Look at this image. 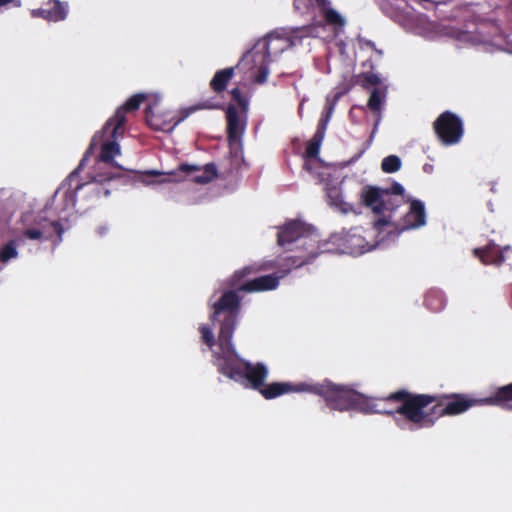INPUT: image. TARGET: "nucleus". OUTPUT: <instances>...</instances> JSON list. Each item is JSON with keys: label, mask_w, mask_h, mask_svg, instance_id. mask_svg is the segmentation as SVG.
<instances>
[{"label": "nucleus", "mask_w": 512, "mask_h": 512, "mask_svg": "<svg viewBox=\"0 0 512 512\" xmlns=\"http://www.w3.org/2000/svg\"><path fill=\"white\" fill-rule=\"evenodd\" d=\"M238 304L235 293L230 291L224 293L221 299L214 303L213 318L221 314L225 315L217 342H214L213 332L209 327L203 325L200 331L203 341L213 352L219 372L235 381L259 388L267 377L266 367L262 364L252 365L243 361L231 344Z\"/></svg>", "instance_id": "1"}, {"label": "nucleus", "mask_w": 512, "mask_h": 512, "mask_svg": "<svg viewBox=\"0 0 512 512\" xmlns=\"http://www.w3.org/2000/svg\"><path fill=\"white\" fill-rule=\"evenodd\" d=\"M400 393L402 396L399 397L395 410L404 416L410 428L429 427L443 415H458L481 404H499L512 409V384L499 389L494 397L473 399L464 395H452L432 406L431 397Z\"/></svg>", "instance_id": "2"}, {"label": "nucleus", "mask_w": 512, "mask_h": 512, "mask_svg": "<svg viewBox=\"0 0 512 512\" xmlns=\"http://www.w3.org/2000/svg\"><path fill=\"white\" fill-rule=\"evenodd\" d=\"M289 392H311L322 394L327 404L332 408L340 411L349 409H358L363 412L390 413L392 410L386 408V404L390 402H398L401 393H395L387 399L378 400L373 403H367L364 396L356 393L352 389L337 386L334 384L311 385L301 383L292 385L290 383H273L261 390L265 398H274Z\"/></svg>", "instance_id": "3"}, {"label": "nucleus", "mask_w": 512, "mask_h": 512, "mask_svg": "<svg viewBox=\"0 0 512 512\" xmlns=\"http://www.w3.org/2000/svg\"><path fill=\"white\" fill-rule=\"evenodd\" d=\"M403 199L404 188L398 183H395L391 190L367 186L361 192L363 204L376 214L392 211Z\"/></svg>", "instance_id": "4"}, {"label": "nucleus", "mask_w": 512, "mask_h": 512, "mask_svg": "<svg viewBox=\"0 0 512 512\" xmlns=\"http://www.w3.org/2000/svg\"><path fill=\"white\" fill-rule=\"evenodd\" d=\"M159 103H150L146 109V120L150 127L155 130L170 132L180 122L187 118L192 112L199 109H212L215 108L213 105L203 104L200 106H192L189 108L182 109L179 115H174L172 112L167 110L157 109Z\"/></svg>", "instance_id": "5"}, {"label": "nucleus", "mask_w": 512, "mask_h": 512, "mask_svg": "<svg viewBox=\"0 0 512 512\" xmlns=\"http://www.w3.org/2000/svg\"><path fill=\"white\" fill-rule=\"evenodd\" d=\"M143 101H147L148 105L153 103V101L154 103H159L160 96L158 94H136L132 96L122 107L118 108L114 116L106 122L103 133L109 134L113 139H117V137L121 136L123 134L122 127L125 123V113L138 109Z\"/></svg>", "instance_id": "6"}, {"label": "nucleus", "mask_w": 512, "mask_h": 512, "mask_svg": "<svg viewBox=\"0 0 512 512\" xmlns=\"http://www.w3.org/2000/svg\"><path fill=\"white\" fill-rule=\"evenodd\" d=\"M237 68L243 74V86L262 84L269 74L266 56L260 55L254 49L241 59Z\"/></svg>", "instance_id": "7"}, {"label": "nucleus", "mask_w": 512, "mask_h": 512, "mask_svg": "<svg viewBox=\"0 0 512 512\" xmlns=\"http://www.w3.org/2000/svg\"><path fill=\"white\" fill-rule=\"evenodd\" d=\"M232 97L238 102L240 111L234 105H230L227 110V122L229 139L232 142H238L245 128V114L247 111V102L241 97L240 88H234L231 91Z\"/></svg>", "instance_id": "8"}, {"label": "nucleus", "mask_w": 512, "mask_h": 512, "mask_svg": "<svg viewBox=\"0 0 512 512\" xmlns=\"http://www.w3.org/2000/svg\"><path fill=\"white\" fill-rule=\"evenodd\" d=\"M299 239L303 241L305 248L311 250L317 243L316 236L310 234V228L299 221L288 222L278 233V244L283 247Z\"/></svg>", "instance_id": "9"}, {"label": "nucleus", "mask_w": 512, "mask_h": 512, "mask_svg": "<svg viewBox=\"0 0 512 512\" xmlns=\"http://www.w3.org/2000/svg\"><path fill=\"white\" fill-rule=\"evenodd\" d=\"M323 131H317L311 141L307 144L305 152V169L318 176L321 181H326L331 175V167L324 164L318 157L321 143L323 141Z\"/></svg>", "instance_id": "10"}, {"label": "nucleus", "mask_w": 512, "mask_h": 512, "mask_svg": "<svg viewBox=\"0 0 512 512\" xmlns=\"http://www.w3.org/2000/svg\"><path fill=\"white\" fill-rule=\"evenodd\" d=\"M332 241L340 246L342 253L360 255L370 251L374 245L369 244L362 234V229L355 228L351 231H343L339 235L332 236Z\"/></svg>", "instance_id": "11"}, {"label": "nucleus", "mask_w": 512, "mask_h": 512, "mask_svg": "<svg viewBox=\"0 0 512 512\" xmlns=\"http://www.w3.org/2000/svg\"><path fill=\"white\" fill-rule=\"evenodd\" d=\"M434 127L438 137L446 145L459 142L463 135L461 120L450 112L441 114L436 120Z\"/></svg>", "instance_id": "12"}, {"label": "nucleus", "mask_w": 512, "mask_h": 512, "mask_svg": "<svg viewBox=\"0 0 512 512\" xmlns=\"http://www.w3.org/2000/svg\"><path fill=\"white\" fill-rule=\"evenodd\" d=\"M250 272V267L237 271L232 279L231 287L247 292H260L272 290L278 286L279 277H274L272 275L261 276L242 284L241 278L250 274Z\"/></svg>", "instance_id": "13"}, {"label": "nucleus", "mask_w": 512, "mask_h": 512, "mask_svg": "<svg viewBox=\"0 0 512 512\" xmlns=\"http://www.w3.org/2000/svg\"><path fill=\"white\" fill-rule=\"evenodd\" d=\"M174 181L190 180L198 184H206L212 181L216 175V168L212 164L205 166L181 165L175 172L169 173Z\"/></svg>", "instance_id": "14"}, {"label": "nucleus", "mask_w": 512, "mask_h": 512, "mask_svg": "<svg viewBox=\"0 0 512 512\" xmlns=\"http://www.w3.org/2000/svg\"><path fill=\"white\" fill-rule=\"evenodd\" d=\"M292 45H294V41L288 36L272 33L266 38L259 40L253 49L260 55H265L266 60L269 62L271 56L278 55Z\"/></svg>", "instance_id": "15"}, {"label": "nucleus", "mask_w": 512, "mask_h": 512, "mask_svg": "<svg viewBox=\"0 0 512 512\" xmlns=\"http://www.w3.org/2000/svg\"><path fill=\"white\" fill-rule=\"evenodd\" d=\"M314 2L322 8L326 22L333 26V36H336L343 29L346 21L337 11L327 7L326 0H294V6L296 10L302 11L308 9Z\"/></svg>", "instance_id": "16"}, {"label": "nucleus", "mask_w": 512, "mask_h": 512, "mask_svg": "<svg viewBox=\"0 0 512 512\" xmlns=\"http://www.w3.org/2000/svg\"><path fill=\"white\" fill-rule=\"evenodd\" d=\"M52 232H56L61 236L62 230L59 224L55 221H47L41 218L36 220L32 226L24 228L23 235L31 240H40L42 238H49Z\"/></svg>", "instance_id": "17"}, {"label": "nucleus", "mask_w": 512, "mask_h": 512, "mask_svg": "<svg viewBox=\"0 0 512 512\" xmlns=\"http://www.w3.org/2000/svg\"><path fill=\"white\" fill-rule=\"evenodd\" d=\"M404 221V229H413L425 225L426 214L424 204L421 201L412 200Z\"/></svg>", "instance_id": "18"}, {"label": "nucleus", "mask_w": 512, "mask_h": 512, "mask_svg": "<svg viewBox=\"0 0 512 512\" xmlns=\"http://www.w3.org/2000/svg\"><path fill=\"white\" fill-rule=\"evenodd\" d=\"M50 6L49 9H43V10H33L32 16L37 17L41 16L45 18L48 21H61L66 18L68 9L67 5L63 4L59 1H52L48 4Z\"/></svg>", "instance_id": "19"}, {"label": "nucleus", "mask_w": 512, "mask_h": 512, "mask_svg": "<svg viewBox=\"0 0 512 512\" xmlns=\"http://www.w3.org/2000/svg\"><path fill=\"white\" fill-rule=\"evenodd\" d=\"M413 29L415 33L427 39H434L444 34L436 23L430 22L424 17H420L418 19V23L413 27Z\"/></svg>", "instance_id": "20"}, {"label": "nucleus", "mask_w": 512, "mask_h": 512, "mask_svg": "<svg viewBox=\"0 0 512 512\" xmlns=\"http://www.w3.org/2000/svg\"><path fill=\"white\" fill-rule=\"evenodd\" d=\"M509 247H505L503 250L498 251L495 248L488 247L484 250H475V253L479 255L481 261L486 264H501L505 261L504 254L509 251Z\"/></svg>", "instance_id": "21"}, {"label": "nucleus", "mask_w": 512, "mask_h": 512, "mask_svg": "<svg viewBox=\"0 0 512 512\" xmlns=\"http://www.w3.org/2000/svg\"><path fill=\"white\" fill-rule=\"evenodd\" d=\"M325 190L329 203L332 206L339 208L344 213H347L348 211L351 210L350 205L344 202L342 199L338 182L332 184L331 186L327 184Z\"/></svg>", "instance_id": "22"}, {"label": "nucleus", "mask_w": 512, "mask_h": 512, "mask_svg": "<svg viewBox=\"0 0 512 512\" xmlns=\"http://www.w3.org/2000/svg\"><path fill=\"white\" fill-rule=\"evenodd\" d=\"M121 154L120 145L116 141H106L102 145L100 160L103 162L111 163L113 166L120 167L113 161L115 156Z\"/></svg>", "instance_id": "23"}, {"label": "nucleus", "mask_w": 512, "mask_h": 512, "mask_svg": "<svg viewBox=\"0 0 512 512\" xmlns=\"http://www.w3.org/2000/svg\"><path fill=\"white\" fill-rule=\"evenodd\" d=\"M233 68H226L218 71L211 80V87L214 91L220 92L225 89L229 80L233 77Z\"/></svg>", "instance_id": "24"}, {"label": "nucleus", "mask_w": 512, "mask_h": 512, "mask_svg": "<svg viewBox=\"0 0 512 512\" xmlns=\"http://www.w3.org/2000/svg\"><path fill=\"white\" fill-rule=\"evenodd\" d=\"M385 90L382 89H374L371 92L369 101H368V107L370 110L374 112H379L381 110V107L385 101Z\"/></svg>", "instance_id": "25"}, {"label": "nucleus", "mask_w": 512, "mask_h": 512, "mask_svg": "<svg viewBox=\"0 0 512 512\" xmlns=\"http://www.w3.org/2000/svg\"><path fill=\"white\" fill-rule=\"evenodd\" d=\"M325 27H310V28H298L294 32L297 34V37H303V36H313V37H319L326 40L332 39L333 36L326 35L324 33Z\"/></svg>", "instance_id": "26"}, {"label": "nucleus", "mask_w": 512, "mask_h": 512, "mask_svg": "<svg viewBox=\"0 0 512 512\" xmlns=\"http://www.w3.org/2000/svg\"><path fill=\"white\" fill-rule=\"evenodd\" d=\"M401 159L396 155H389L382 160L381 168L385 173H395L400 170Z\"/></svg>", "instance_id": "27"}, {"label": "nucleus", "mask_w": 512, "mask_h": 512, "mask_svg": "<svg viewBox=\"0 0 512 512\" xmlns=\"http://www.w3.org/2000/svg\"><path fill=\"white\" fill-rule=\"evenodd\" d=\"M18 255L16 250V242L11 241L7 245H5L0 252V260L2 262H7L12 258H16Z\"/></svg>", "instance_id": "28"}, {"label": "nucleus", "mask_w": 512, "mask_h": 512, "mask_svg": "<svg viewBox=\"0 0 512 512\" xmlns=\"http://www.w3.org/2000/svg\"><path fill=\"white\" fill-rule=\"evenodd\" d=\"M381 78L374 73H366L363 76V86L368 88L370 86L380 85Z\"/></svg>", "instance_id": "29"}, {"label": "nucleus", "mask_w": 512, "mask_h": 512, "mask_svg": "<svg viewBox=\"0 0 512 512\" xmlns=\"http://www.w3.org/2000/svg\"><path fill=\"white\" fill-rule=\"evenodd\" d=\"M332 111H333V106H331V107L328 109L327 116H326L324 119H321V121H320V123H319V127H318V130H317V131H323V137L325 136V130H326L327 125H328V122H329V120H330V117H331Z\"/></svg>", "instance_id": "30"}, {"label": "nucleus", "mask_w": 512, "mask_h": 512, "mask_svg": "<svg viewBox=\"0 0 512 512\" xmlns=\"http://www.w3.org/2000/svg\"><path fill=\"white\" fill-rule=\"evenodd\" d=\"M111 178H112V175H109V174H107V175H101V174H99V175H97V176L95 177V181H97V182H102V181L109 180V179H111Z\"/></svg>", "instance_id": "31"}, {"label": "nucleus", "mask_w": 512, "mask_h": 512, "mask_svg": "<svg viewBox=\"0 0 512 512\" xmlns=\"http://www.w3.org/2000/svg\"><path fill=\"white\" fill-rule=\"evenodd\" d=\"M386 224H388V221L386 219H380L376 222L375 226L377 229H379V227L384 226Z\"/></svg>", "instance_id": "32"}, {"label": "nucleus", "mask_w": 512, "mask_h": 512, "mask_svg": "<svg viewBox=\"0 0 512 512\" xmlns=\"http://www.w3.org/2000/svg\"><path fill=\"white\" fill-rule=\"evenodd\" d=\"M13 0H0V6L5 5L9 2H12Z\"/></svg>", "instance_id": "33"}, {"label": "nucleus", "mask_w": 512, "mask_h": 512, "mask_svg": "<svg viewBox=\"0 0 512 512\" xmlns=\"http://www.w3.org/2000/svg\"><path fill=\"white\" fill-rule=\"evenodd\" d=\"M302 110H303V101L301 102V104L299 106V114L300 115L302 114Z\"/></svg>", "instance_id": "34"}, {"label": "nucleus", "mask_w": 512, "mask_h": 512, "mask_svg": "<svg viewBox=\"0 0 512 512\" xmlns=\"http://www.w3.org/2000/svg\"><path fill=\"white\" fill-rule=\"evenodd\" d=\"M167 181H168V180H167L166 178H164V179H161V180H160V181H158V182H159V183H165V182H167Z\"/></svg>", "instance_id": "35"}, {"label": "nucleus", "mask_w": 512, "mask_h": 512, "mask_svg": "<svg viewBox=\"0 0 512 512\" xmlns=\"http://www.w3.org/2000/svg\"><path fill=\"white\" fill-rule=\"evenodd\" d=\"M305 261H302L301 263L296 264V266H301Z\"/></svg>", "instance_id": "36"}]
</instances>
